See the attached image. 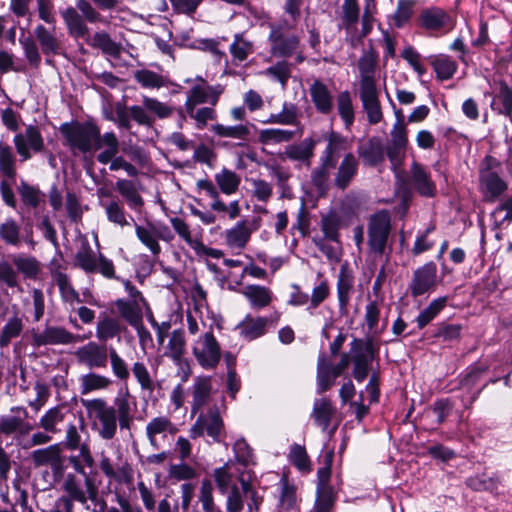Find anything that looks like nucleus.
<instances>
[{"mask_svg":"<svg viewBox=\"0 0 512 512\" xmlns=\"http://www.w3.org/2000/svg\"><path fill=\"white\" fill-rule=\"evenodd\" d=\"M98 126L92 122H70L60 126L63 145L68 147L74 156L91 154L95 151L98 138Z\"/></svg>","mask_w":512,"mask_h":512,"instance_id":"nucleus-1","label":"nucleus"},{"mask_svg":"<svg viewBox=\"0 0 512 512\" xmlns=\"http://www.w3.org/2000/svg\"><path fill=\"white\" fill-rule=\"evenodd\" d=\"M81 404L98 436L103 440L113 439L119 423L112 405H109L103 398L81 399Z\"/></svg>","mask_w":512,"mask_h":512,"instance_id":"nucleus-2","label":"nucleus"},{"mask_svg":"<svg viewBox=\"0 0 512 512\" xmlns=\"http://www.w3.org/2000/svg\"><path fill=\"white\" fill-rule=\"evenodd\" d=\"M391 230V216L387 210H379L369 217L367 225L369 255L378 258L386 253Z\"/></svg>","mask_w":512,"mask_h":512,"instance_id":"nucleus-3","label":"nucleus"},{"mask_svg":"<svg viewBox=\"0 0 512 512\" xmlns=\"http://www.w3.org/2000/svg\"><path fill=\"white\" fill-rule=\"evenodd\" d=\"M61 494L57 499L74 507L77 502L81 505H86L89 499H94L97 494L96 487L90 477L82 480L80 477L73 473H68L64 476L61 483Z\"/></svg>","mask_w":512,"mask_h":512,"instance_id":"nucleus-4","label":"nucleus"},{"mask_svg":"<svg viewBox=\"0 0 512 512\" xmlns=\"http://www.w3.org/2000/svg\"><path fill=\"white\" fill-rule=\"evenodd\" d=\"M74 265L87 274L100 273L108 279L116 278L112 260L101 253L96 254L87 241L77 250Z\"/></svg>","mask_w":512,"mask_h":512,"instance_id":"nucleus-5","label":"nucleus"},{"mask_svg":"<svg viewBox=\"0 0 512 512\" xmlns=\"http://www.w3.org/2000/svg\"><path fill=\"white\" fill-rule=\"evenodd\" d=\"M191 349L196 362L204 370H215L219 365L222 356L221 346L211 330L195 339Z\"/></svg>","mask_w":512,"mask_h":512,"instance_id":"nucleus-6","label":"nucleus"},{"mask_svg":"<svg viewBox=\"0 0 512 512\" xmlns=\"http://www.w3.org/2000/svg\"><path fill=\"white\" fill-rule=\"evenodd\" d=\"M269 27L270 53L276 57L292 56L299 46L298 36L288 32L294 28V24L285 20L277 25L269 24Z\"/></svg>","mask_w":512,"mask_h":512,"instance_id":"nucleus-7","label":"nucleus"},{"mask_svg":"<svg viewBox=\"0 0 512 512\" xmlns=\"http://www.w3.org/2000/svg\"><path fill=\"white\" fill-rule=\"evenodd\" d=\"M113 410L121 430H130L138 411L137 401L125 387L113 400Z\"/></svg>","mask_w":512,"mask_h":512,"instance_id":"nucleus-8","label":"nucleus"},{"mask_svg":"<svg viewBox=\"0 0 512 512\" xmlns=\"http://www.w3.org/2000/svg\"><path fill=\"white\" fill-rule=\"evenodd\" d=\"M352 361L354 364L353 376L358 382L366 379L371 362L375 356L372 341L354 340L352 343Z\"/></svg>","mask_w":512,"mask_h":512,"instance_id":"nucleus-9","label":"nucleus"},{"mask_svg":"<svg viewBox=\"0 0 512 512\" xmlns=\"http://www.w3.org/2000/svg\"><path fill=\"white\" fill-rule=\"evenodd\" d=\"M224 432V423L218 410H210L207 414H201L190 428V436L195 439L205 433L215 442H221Z\"/></svg>","mask_w":512,"mask_h":512,"instance_id":"nucleus-10","label":"nucleus"},{"mask_svg":"<svg viewBox=\"0 0 512 512\" xmlns=\"http://www.w3.org/2000/svg\"><path fill=\"white\" fill-rule=\"evenodd\" d=\"M13 143L21 160L26 161L32 157V153L42 152L44 140L38 127L29 125L24 132L14 136Z\"/></svg>","mask_w":512,"mask_h":512,"instance_id":"nucleus-11","label":"nucleus"},{"mask_svg":"<svg viewBox=\"0 0 512 512\" xmlns=\"http://www.w3.org/2000/svg\"><path fill=\"white\" fill-rule=\"evenodd\" d=\"M79 341V336L60 326H47L42 332L32 331V345H68Z\"/></svg>","mask_w":512,"mask_h":512,"instance_id":"nucleus-12","label":"nucleus"},{"mask_svg":"<svg viewBox=\"0 0 512 512\" xmlns=\"http://www.w3.org/2000/svg\"><path fill=\"white\" fill-rule=\"evenodd\" d=\"M11 413L0 417V431L3 435L25 436L33 429L26 421L27 411L23 407H12Z\"/></svg>","mask_w":512,"mask_h":512,"instance_id":"nucleus-13","label":"nucleus"},{"mask_svg":"<svg viewBox=\"0 0 512 512\" xmlns=\"http://www.w3.org/2000/svg\"><path fill=\"white\" fill-rule=\"evenodd\" d=\"M436 277L437 267L433 262L426 263L416 269L409 284L411 295L419 297L429 292L436 284Z\"/></svg>","mask_w":512,"mask_h":512,"instance_id":"nucleus-14","label":"nucleus"},{"mask_svg":"<svg viewBox=\"0 0 512 512\" xmlns=\"http://www.w3.org/2000/svg\"><path fill=\"white\" fill-rule=\"evenodd\" d=\"M108 353L105 346L91 341L79 347L75 352V357L80 364L90 369L105 368L108 362Z\"/></svg>","mask_w":512,"mask_h":512,"instance_id":"nucleus-15","label":"nucleus"},{"mask_svg":"<svg viewBox=\"0 0 512 512\" xmlns=\"http://www.w3.org/2000/svg\"><path fill=\"white\" fill-rule=\"evenodd\" d=\"M222 93L223 87L219 84L215 86H211L209 84H193L187 93V99L184 106L192 107L205 103L215 106Z\"/></svg>","mask_w":512,"mask_h":512,"instance_id":"nucleus-16","label":"nucleus"},{"mask_svg":"<svg viewBox=\"0 0 512 512\" xmlns=\"http://www.w3.org/2000/svg\"><path fill=\"white\" fill-rule=\"evenodd\" d=\"M260 226V219H254L251 223L246 220L238 221L232 228L225 232V242L233 249H243L250 240L253 231Z\"/></svg>","mask_w":512,"mask_h":512,"instance_id":"nucleus-17","label":"nucleus"},{"mask_svg":"<svg viewBox=\"0 0 512 512\" xmlns=\"http://www.w3.org/2000/svg\"><path fill=\"white\" fill-rule=\"evenodd\" d=\"M34 35L40 45L42 53L47 56L59 55L62 51V43L56 33V28H46L39 24L35 27Z\"/></svg>","mask_w":512,"mask_h":512,"instance_id":"nucleus-18","label":"nucleus"},{"mask_svg":"<svg viewBox=\"0 0 512 512\" xmlns=\"http://www.w3.org/2000/svg\"><path fill=\"white\" fill-rule=\"evenodd\" d=\"M269 322L266 317H253L247 314L236 326V330L244 340L252 341L265 335Z\"/></svg>","mask_w":512,"mask_h":512,"instance_id":"nucleus-19","label":"nucleus"},{"mask_svg":"<svg viewBox=\"0 0 512 512\" xmlns=\"http://www.w3.org/2000/svg\"><path fill=\"white\" fill-rule=\"evenodd\" d=\"M175 425L166 416H158L152 418L146 425V436L149 440L150 445L154 449H159L160 441L158 436L163 439L166 438L167 434H174L176 432Z\"/></svg>","mask_w":512,"mask_h":512,"instance_id":"nucleus-20","label":"nucleus"},{"mask_svg":"<svg viewBox=\"0 0 512 512\" xmlns=\"http://www.w3.org/2000/svg\"><path fill=\"white\" fill-rule=\"evenodd\" d=\"M311 101L315 109L324 115L332 112L334 107V97L329 88L321 81L315 80L309 88Z\"/></svg>","mask_w":512,"mask_h":512,"instance_id":"nucleus-21","label":"nucleus"},{"mask_svg":"<svg viewBox=\"0 0 512 512\" xmlns=\"http://www.w3.org/2000/svg\"><path fill=\"white\" fill-rule=\"evenodd\" d=\"M100 150L97 155V161L103 165L109 163V161L118 155L120 151V142L114 132H106L103 135L98 130V138L95 141V151Z\"/></svg>","mask_w":512,"mask_h":512,"instance_id":"nucleus-22","label":"nucleus"},{"mask_svg":"<svg viewBox=\"0 0 512 512\" xmlns=\"http://www.w3.org/2000/svg\"><path fill=\"white\" fill-rule=\"evenodd\" d=\"M31 460L36 467L50 466L53 472H58L62 465L61 448L59 444H53L45 448L34 450Z\"/></svg>","mask_w":512,"mask_h":512,"instance_id":"nucleus-23","label":"nucleus"},{"mask_svg":"<svg viewBox=\"0 0 512 512\" xmlns=\"http://www.w3.org/2000/svg\"><path fill=\"white\" fill-rule=\"evenodd\" d=\"M68 34L74 39L86 40L90 29L80 13L73 7H68L61 12Z\"/></svg>","mask_w":512,"mask_h":512,"instance_id":"nucleus-24","label":"nucleus"},{"mask_svg":"<svg viewBox=\"0 0 512 512\" xmlns=\"http://www.w3.org/2000/svg\"><path fill=\"white\" fill-rule=\"evenodd\" d=\"M359 162L354 154L347 153L343 157L334 178V184L337 188L346 189L358 172Z\"/></svg>","mask_w":512,"mask_h":512,"instance_id":"nucleus-25","label":"nucleus"},{"mask_svg":"<svg viewBox=\"0 0 512 512\" xmlns=\"http://www.w3.org/2000/svg\"><path fill=\"white\" fill-rule=\"evenodd\" d=\"M212 392V380L210 376H197L192 386V413L202 409L209 401Z\"/></svg>","mask_w":512,"mask_h":512,"instance_id":"nucleus-26","label":"nucleus"},{"mask_svg":"<svg viewBox=\"0 0 512 512\" xmlns=\"http://www.w3.org/2000/svg\"><path fill=\"white\" fill-rule=\"evenodd\" d=\"M360 100L363 108L367 113L369 123L377 124L382 119V111L378 99V91L376 87L360 89Z\"/></svg>","mask_w":512,"mask_h":512,"instance_id":"nucleus-27","label":"nucleus"},{"mask_svg":"<svg viewBox=\"0 0 512 512\" xmlns=\"http://www.w3.org/2000/svg\"><path fill=\"white\" fill-rule=\"evenodd\" d=\"M353 291L354 277L345 266H342L337 276V298L341 312L347 309Z\"/></svg>","mask_w":512,"mask_h":512,"instance_id":"nucleus-28","label":"nucleus"},{"mask_svg":"<svg viewBox=\"0 0 512 512\" xmlns=\"http://www.w3.org/2000/svg\"><path fill=\"white\" fill-rule=\"evenodd\" d=\"M241 294L249 301L254 309H262L270 305L273 300L272 291L261 285H246L241 290Z\"/></svg>","mask_w":512,"mask_h":512,"instance_id":"nucleus-29","label":"nucleus"},{"mask_svg":"<svg viewBox=\"0 0 512 512\" xmlns=\"http://www.w3.org/2000/svg\"><path fill=\"white\" fill-rule=\"evenodd\" d=\"M377 55L373 51L364 52L358 60L360 72V89L376 87L374 73Z\"/></svg>","mask_w":512,"mask_h":512,"instance_id":"nucleus-30","label":"nucleus"},{"mask_svg":"<svg viewBox=\"0 0 512 512\" xmlns=\"http://www.w3.org/2000/svg\"><path fill=\"white\" fill-rule=\"evenodd\" d=\"M115 187L131 210L138 213L142 211L144 206V199L132 181L127 179H119L116 181Z\"/></svg>","mask_w":512,"mask_h":512,"instance_id":"nucleus-31","label":"nucleus"},{"mask_svg":"<svg viewBox=\"0 0 512 512\" xmlns=\"http://www.w3.org/2000/svg\"><path fill=\"white\" fill-rule=\"evenodd\" d=\"M107 220L120 227L131 226L134 224V218L129 215L124 207V204L117 198H114L106 203H103Z\"/></svg>","mask_w":512,"mask_h":512,"instance_id":"nucleus-32","label":"nucleus"},{"mask_svg":"<svg viewBox=\"0 0 512 512\" xmlns=\"http://www.w3.org/2000/svg\"><path fill=\"white\" fill-rule=\"evenodd\" d=\"M316 142L312 138H305L299 143L288 145L285 148L284 155L292 160L310 165V160L314 155Z\"/></svg>","mask_w":512,"mask_h":512,"instance_id":"nucleus-33","label":"nucleus"},{"mask_svg":"<svg viewBox=\"0 0 512 512\" xmlns=\"http://www.w3.org/2000/svg\"><path fill=\"white\" fill-rule=\"evenodd\" d=\"M411 181L422 196L432 197L435 195L436 185L431 180L429 173L418 163H413L411 167Z\"/></svg>","mask_w":512,"mask_h":512,"instance_id":"nucleus-34","label":"nucleus"},{"mask_svg":"<svg viewBox=\"0 0 512 512\" xmlns=\"http://www.w3.org/2000/svg\"><path fill=\"white\" fill-rule=\"evenodd\" d=\"M86 43L93 47L100 49L102 53L111 56V57H119L122 46L121 44L115 42L110 35L105 31L96 32L92 36H88L85 40Z\"/></svg>","mask_w":512,"mask_h":512,"instance_id":"nucleus-35","label":"nucleus"},{"mask_svg":"<svg viewBox=\"0 0 512 512\" xmlns=\"http://www.w3.org/2000/svg\"><path fill=\"white\" fill-rule=\"evenodd\" d=\"M491 109L512 121V88L504 81L499 82V90L490 104Z\"/></svg>","mask_w":512,"mask_h":512,"instance_id":"nucleus-36","label":"nucleus"},{"mask_svg":"<svg viewBox=\"0 0 512 512\" xmlns=\"http://www.w3.org/2000/svg\"><path fill=\"white\" fill-rule=\"evenodd\" d=\"M113 384V380L105 375L89 372L79 377V389L81 395H87L94 391L107 390Z\"/></svg>","mask_w":512,"mask_h":512,"instance_id":"nucleus-37","label":"nucleus"},{"mask_svg":"<svg viewBox=\"0 0 512 512\" xmlns=\"http://www.w3.org/2000/svg\"><path fill=\"white\" fill-rule=\"evenodd\" d=\"M479 181L480 187L489 201H494L507 189V184L499 176V173L481 175Z\"/></svg>","mask_w":512,"mask_h":512,"instance_id":"nucleus-38","label":"nucleus"},{"mask_svg":"<svg viewBox=\"0 0 512 512\" xmlns=\"http://www.w3.org/2000/svg\"><path fill=\"white\" fill-rule=\"evenodd\" d=\"M233 461H227L223 466L217 467L213 470L212 476L216 487L221 495H225L232 486H238L234 481L235 473L233 472Z\"/></svg>","mask_w":512,"mask_h":512,"instance_id":"nucleus-39","label":"nucleus"},{"mask_svg":"<svg viewBox=\"0 0 512 512\" xmlns=\"http://www.w3.org/2000/svg\"><path fill=\"white\" fill-rule=\"evenodd\" d=\"M12 262L25 279L36 280L42 269L41 263L33 256L17 254L12 256Z\"/></svg>","mask_w":512,"mask_h":512,"instance_id":"nucleus-40","label":"nucleus"},{"mask_svg":"<svg viewBox=\"0 0 512 512\" xmlns=\"http://www.w3.org/2000/svg\"><path fill=\"white\" fill-rule=\"evenodd\" d=\"M137 239L154 255L161 253V246L157 241L154 223L147 222L146 225H139L134 222Z\"/></svg>","mask_w":512,"mask_h":512,"instance_id":"nucleus-41","label":"nucleus"},{"mask_svg":"<svg viewBox=\"0 0 512 512\" xmlns=\"http://www.w3.org/2000/svg\"><path fill=\"white\" fill-rule=\"evenodd\" d=\"M186 351L185 332L182 329L174 330L169 337L165 355L175 364H180Z\"/></svg>","mask_w":512,"mask_h":512,"instance_id":"nucleus-42","label":"nucleus"},{"mask_svg":"<svg viewBox=\"0 0 512 512\" xmlns=\"http://www.w3.org/2000/svg\"><path fill=\"white\" fill-rule=\"evenodd\" d=\"M335 413V409L331 402L326 398L316 399L313 404L311 417L315 424L325 431Z\"/></svg>","mask_w":512,"mask_h":512,"instance_id":"nucleus-43","label":"nucleus"},{"mask_svg":"<svg viewBox=\"0 0 512 512\" xmlns=\"http://www.w3.org/2000/svg\"><path fill=\"white\" fill-rule=\"evenodd\" d=\"M347 147V138L337 132L332 131L327 137V146L321 157L325 158L328 164H331V161L337 164L340 152L346 150Z\"/></svg>","mask_w":512,"mask_h":512,"instance_id":"nucleus-44","label":"nucleus"},{"mask_svg":"<svg viewBox=\"0 0 512 512\" xmlns=\"http://www.w3.org/2000/svg\"><path fill=\"white\" fill-rule=\"evenodd\" d=\"M420 22L428 30H439L450 25V17L442 9L432 8L421 13Z\"/></svg>","mask_w":512,"mask_h":512,"instance_id":"nucleus-45","label":"nucleus"},{"mask_svg":"<svg viewBox=\"0 0 512 512\" xmlns=\"http://www.w3.org/2000/svg\"><path fill=\"white\" fill-rule=\"evenodd\" d=\"M211 131L219 137L232 138L239 141H247L251 134L249 124L223 125L218 123L211 127Z\"/></svg>","mask_w":512,"mask_h":512,"instance_id":"nucleus-46","label":"nucleus"},{"mask_svg":"<svg viewBox=\"0 0 512 512\" xmlns=\"http://www.w3.org/2000/svg\"><path fill=\"white\" fill-rule=\"evenodd\" d=\"M24 329L23 319L17 314L9 317L0 330V348L7 347L11 341L19 337Z\"/></svg>","mask_w":512,"mask_h":512,"instance_id":"nucleus-47","label":"nucleus"},{"mask_svg":"<svg viewBox=\"0 0 512 512\" xmlns=\"http://www.w3.org/2000/svg\"><path fill=\"white\" fill-rule=\"evenodd\" d=\"M218 189L225 195H232L239 189L241 178L240 176L227 168H223L214 176Z\"/></svg>","mask_w":512,"mask_h":512,"instance_id":"nucleus-48","label":"nucleus"},{"mask_svg":"<svg viewBox=\"0 0 512 512\" xmlns=\"http://www.w3.org/2000/svg\"><path fill=\"white\" fill-rule=\"evenodd\" d=\"M336 377L330 371L326 355L321 353L317 362V393L322 394L329 390L335 383Z\"/></svg>","mask_w":512,"mask_h":512,"instance_id":"nucleus-49","label":"nucleus"},{"mask_svg":"<svg viewBox=\"0 0 512 512\" xmlns=\"http://www.w3.org/2000/svg\"><path fill=\"white\" fill-rule=\"evenodd\" d=\"M65 411L61 406H55L48 409L39 420V427L45 432L56 434L60 432L57 427L65 419Z\"/></svg>","mask_w":512,"mask_h":512,"instance_id":"nucleus-50","label":"nucleus"},{"mask_svg":"<svg viewBox=\"0 0 512 512\" xmlns=\"http://www.w3.org/2000/svg\"><path fill=\"white\" fill-rule=\"evenodd\" d=\"M116 308L121 317L125 319L130 326L138 325L143 321L142 305L135 302H128L124 299H118L115 302Z\"/></svg>","mask_w":512,"mask_h":512,"instance_id":"nucleus-51","label":"nucleus"},{"mask_svg":"<svg viewBox=\"0 0 512 512\" xmlns=\"http://www.w3.org/2000/svg\"><path fill=\"white\" fill-rule=\"evenodd\" d=\"M338 114L344 122V125L349 129L355 120L354 107L352 97L349 91H342L336 98Z\"/></svg>","mask_w":512,"mask_h":512,"instance_id":"nucleus-52","label":"nucleus"},{"mask_svg":"<svg viewBox=\"0 0 512 512\" xmlns=\"http://www.w3.org/2000/svg\"><path fill=\"white\" fill-rule=\"evenodd\" d=\"M294 132L287 129L268 128L262 129L258 135L259 143L263 145H276L289 142L293 139Z\"/></svg>","mask_w":512,"mask_h":512,"instance_id":"nucleus-53","label":"nucleus"},{"mask_svg":"<svg viewBox=\"0 0 512 512\" xmlns=\"http://www.w3.org/2000/svg\"><path fill=\"white\" fill-rule=\"evenodd\" d=\"M16 158L12 147L0 141V172L14 181L16 176Z\"/></svg>","mask_w":512,"mask_h":512,"instance_id":"nucleus-54","label":"nucleus"},{"mask_svg":"<svg viewBox=\"0 0 512 512\" xmlns=\"http://www.w3.org/2000/svg\"><path fill=\"white\" fill-rule=\"evenodd\" d=\"M0 239L14 247L21 244V227L13 218H7L0 224Z\"/></svg>","mask_w":512,"mask_h":512,"instance_id":"nucleus-55","label":"nucleus"},{"mask_svg":"<svg viewBox=\"0 0 512 512\" xmlns=\"http://www.w3.org/2000/svg\"><path fill=\"white\" fill-rule=\"evenodd\" d=\"M358 153L366 163L372 166L384 159V149L378 139H370L366 145L359 148Z\"/></svg>","mask_w":512,"mask_h":512,"instance_id":"nucleus-56","label":"nucleus"},{"mask_svg":"<svg viewBox=\"0 0 512 512\" xmlns=\"http://www.w3.org/2000/svg\"><path fill=\"white\" fill-rule=\"evenodd\" d=\"M448 298L446 296L434 299L416 318L419 329H423L429 324L446 306Z\"/></svg>","mask_w":512,"mask_h":512,"instance_id":"nucleus-57","label":"nucleus"},{"mask_svg":"<svg viewBox=\"0 0 512 512\" xmlns=\"http://www.w3.org/2000/svg\"><path fill=\"white\" fill-rule=\"evenodd\" d=\"M198 500L201 503L203 512H222L214 500V487L209 479L201 481Z\"/></svg>","mask_w":512,"mask_h":512,"instance_id":"nucleus-58","label":"nucleus"},{"mask_svg":"<svg viewBox=\"0 0 512 512\" xmlns=\"http://www.w3.org/2000/svg\"><path fill=\"white\" fill-rule=\"evenodd\" d=\"M298 122V108L292 103L285 102L279 113L271 114L264 123L279 125H295Z\"/></svg>","mask_w":512,"mask_h":512,"instance_id":"nucleus-59","label":"nucleus"},{"mask_svg":"<svg viewBox=\"0 0 512 512\" xmlns=\"http://www.w3.org/2000/svg\"><path fill=\"white\" fill-rule=\"evenodd\" d=\"M122 331L120 322L115 318L105 317L97 323L96 336L100 341L106 342Z\"/></svg>","mask_w":512,"mask_h":512,"instance_id":"nucleus-60","label":"nucleus"},{"mask_svg":"<svg viewBox=\"0 0 512 512\" xmlns=\"http://www.w3.org/2000/svg\"><path fill=\"white\" fill-rule=\"evenodd\" d=\"M99 466L103 474L109 479L121 483L127 482L130 478V469L128 465H123L117 469H114L111 460L104 454L101 456Z\"/></svg>","mask_w":512,"mask_h":512,"instance_id":"nucleus-61","label":"nucleus"},{"mask_svg":"<svg viewBox=\"0 0 512 512\" xmlns=\"http://www.w3.org/2000/svg\"><path fill=\"white\" fill-rule=\"evenodd\" d=\"M360 7L357 0H344L342 4L341 26L350 31L359 21Z\"/></svg>","mask_w":512,"mask_h":512,"instance_id":"nucleus-62","label":"nucleus"},{"mask_svg":"<svg viewBox=\"0 0 512 512\" xmlns=\"http://www.w3.org/2000/svg\"><path fill=\"white\" fill-rule=\"evenodd\" d=\"M134 79L143 88L159 89L166 86V80L162 75L148 69L135 71Z\"/></svg>","mask_w":512,"mask_h":512,"instance_id":"nucleus-63","label":"nucleus"},{"mask_svg":"<svg viewBox=\"0 0 512 512\" xmlns=\"http://www.w3.org/2000/svg\"><path fill=\"white\" fill-rule=\"evenodd\" d=\"M229 51L234 61L243 62L253 53L254 47L252 42L246 40L241 34H236Z\"/></svg>","mask_w":512,"mask_h":512,"instance_id":"nucleus-64","label":"nucleus"}]
</instances>
